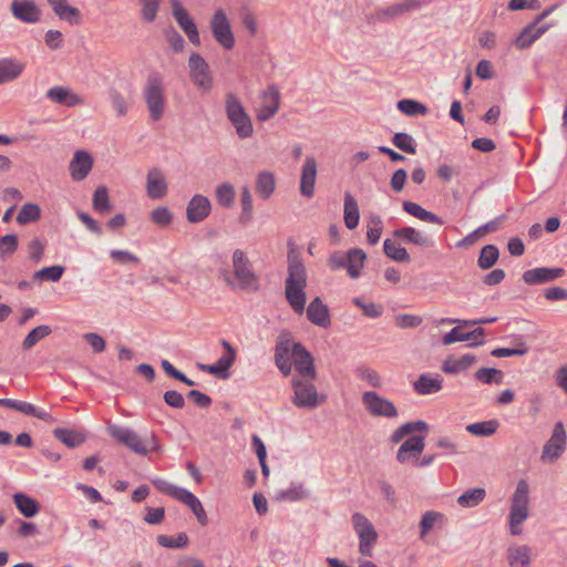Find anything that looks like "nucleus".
<instances>
[{
	"mask_svg": "<svg viewBox=\"0 0 567 567\" xmlns=\"http://www.w3.org/2000/svg\"><path fill=\"white\" fill-rule=\"evenodd\" d=\"M11 11L14 18L27 23L38 22L41 16L39 7L29 0H14L11 4Z\"/></svg>",
	"mask_w": 567,
	"mask_h": 567,
	"instance_id": "obj_23",
	"label": "nucleus"
},
{
	"mask_svg": "<svg viewBox=\"0 0 567 567\" xmlns=\"http://www.w3.org/2000/svg\"><path fill=\"white\" fill-rule=\"evenodd\" d=\"M391 141L395 147L408 154L414 155L416 153V143L408 133L398 132L393 135Z\"/></svg>",
	"mask_w": 567,
	"mask_h": 567,
	"instance_id": "obj_55",
	"label": "nucleus"
},
{
	"mask_svg": "<svg viewBox=\"0 0 567 567\" xmlns=\"http://www.w3.org/2000/svg\"><path fill=\"white\" fill-rule=\"evenodd\" d=\"M240 204H241L243 210L239 216V221L243 225H247L252 219V212H254L252 196L247 186H244L241 188Z\"/></svg>",
	"mask_w": 567,
	"mask_h": 567,
	"instance_id": "obj_51",
	"label": "nucleus"
},
{
	"mask_svg": "<svg viewBox=\"0 0 567 567\" xmlns=\"http://www.w3.org/2000/svg\"><path fill=\"white\" fill-rule=\"evenodd\" d=\"M53 12L61 19L69 22L71 25L81 22V12L78 8L68 3V0H47Z\"/></svg>",
	"mask_w": 567,
	"mask_h": 567,
	"instance_id": "obj_27",
	"label": "nucleus"
},
{
	"mask_svg": "<svg viewBox=\"0 0 567 567\" xmlns=\"http://www.w3.org/2000/svg\"><path fill=\"white\" fill-rule=\"evenodd\" d=\"M442 382L443 379L440 375L421 374L414 381L413 388L419 394L427 395L441 391Z\"/></svg>",
	"mask_w": 567,
	"mask_h": 567,
	"instance_id": "obj_30",
	"label": "nucleus"
},
{
	"mask_svg": "<svg viewBox=\"0 0 567 567\" xmlns=\"http://www.w3.org/2000/svg\"><path fill=\"white\" fill-rule=\"evenodd\" d=\"M353 528L359 537V551L363 556L372 555V547L377 543L378 533L372 523L361 513L352 515Z\"/></svg>",
	"mask_w": 567,
	"mask_h": 567,
	"instance_id": "obj_8",
	"label": "nucleus"
},
{
	"mask_svg": "<svg viewBox=\"0 0 567 567\" xmlns=\"http://www.w3.org/2000/svg\"><path fill=\"white\" fill-rule=\"evenodd\" d=\"M551 27H554L553 22L538 25L532 21L520 30L512 44L518 50H526L540 39Z\"/></svg>",
	"mask_w": 567,
	"mask_h": 567,
	"instance_id": "obj_15",
	"label": "nucleus"
},
{
	"mask_svg": "<svg viewBox=\"0 0 567 567\" xmlns=\"http://www.w3.org/2000/svg\"><path fill=\"white\" fill-rule=\"evenodd\" d=\"M275 176L270 172H260L256 177V192L262 199H268L275 192Z\"/></svg>",
	"mask_w": 567,
	"mask_h": 567,
	"instance_id": "obj_39",
	"label": "nucleus"
},
{
	"mask_svg": "<svg viewBox=\"0 0 567 567\" xmlns=\"http://www.w3.org/2000/svg\"><path fill=\"white\" fill-rule=\"evenodd\" d=\"M275 364L284 377H289L295 367L296 378L316 380L317 371L312 354L300 343L292 340L290 332H281L275 346Z\"/></svg>",
	"mask_w": 567,
	"mask_h": 567,
	"instance_id": "obj_1",
	"label": "nucleus"
},
{
	"mask_svg": "<svg viewBox=\"0 0 567 567\" xmlns=\"http://www.w3.org/2000/svg\"><path fill=\"white\" fill-rule=\"evenodd\" d=\"M367 254L361 248H351L347 251L346 269L348 275L355 279L364 267Z\"/></svg>",
	"mask_w": 567,
	"mask_h": 567,
	"instance_id": "obj_28",
	"label": "nucleus"
},
{
	"mask_svg": "<svg viewBox=\"0 0 567 567\" xmlns=\"http://www.w3.org/2000/svg\"><path fill=\"white\" fill-rule=\"evenodd\" d=\"M138 4L141 7V18L145 22L155 21L161 0H138Z\"/></svg>",
	"mask_w": 567,
	"mask_h": 567,
	"instance_id": "obj_59",
	"label": "nucleus"
},
{
	"mask_svg": "<svg viewBox=\"0 0 567 567\" xmlns=\"http://www.w3.org/2000/svg\"><path fill=\"white\" fill-rule=\"evenodd\" d=\"M403 210L413 217L430 224L443 225L444 220L432 212L424 209L421 205L405 200L402 204Z\"/></svg>",
	"mask_w": 567,
	"mask_h": 567,
	"instance_id": "obj_29",
	"label": "nucleus"
},
{
	"mask_svg": "<svg viewBox=\"0 0 567 567\" xmlns=\"http://www.w3.org/2000/svg\"><path fill=\"white\" fill-rule=\"evenodd\" d=\"M53 435L56 440H59L70 449L80 446L86 440V435L84 432L63 427L54 429Z\"/></svg>",
	"mask_w": 567,
	"mask_h": 567,
	"instance_id": "obj_31",
	"label": "nucleus"
},
{
	"mask_svg": "<svg viewBox=\"0 0 567 567\" xmlns=\"http://www.w3.org/2000/svg\"><path fill=\"white\" fill-rule=\"evenodd\" d=\"M383 251L386 257L398 262H409L411 260L408 250L403 247H396L391 239L384 240Z\"/></svg>",
	"mask_w": 567,
	"mask_h": 567,
	"instance_id": "obj_50",
	"label": "nucleus"
},
{
	"mask_svg": "<svg viewBox=\"0 0 567 567\" xmlns=\"http://www.w3.org/2000/svg\"><path fill=\"white\" fill-rule=\"evenodd\" d=\"M315 380L292 378L291 386L293 394L291 396L292 404L298 409H315L324 401V396H320L317 388L312 383Z\"/></svg>",
	"mask_w": 567,
	"mask_h": 567,
	"instance_id": "obj_6",
	"label": "nucleus"
},
{
	"mask_svg": "<svg viewBox=\"0 0 567 567\" xmlns=\"http://www.w3.org/2000/svg\"><path fill=\"white\" fill-rule=\"evenodd\" d=\"M307 318L315 326L327 328L331 323L329 308L316 297L307 308Z\"/></svg>",
	"mask_w": 567,
	"mask_h": 567,
	"instance_id": "obj_24",
	"label": "nucleus"
},
{
	"mask_svg": "<svg viewBox=\"0 0 567 567\" xmlns=\"http://www.w3.org/2000/svg\"><path fill=\"white\" fill-rule=\"evenodd\" d=\"M416 6L414 0H405L403 2L393 3L388 7L379 8L370 14L369 21L372 23H388L391 22L404 13L409 12Z\"/></svg>",
	"mask_w": 567,
	"mask_h": 567,
	"instance_id": "obj_14",
	"label": "nucleus"
},
{
	"mask_svg": "<svg viewBox=\"0 0 567 567\" xmlns=\"http://www.w3.org/2000/svg\"><path fill=\"white\" fill-rule=\"evenodd\" d=\"M343 219L348 229H354L360 219L359 205L355 198L350 194H344Z\"/></svg>",
	"mask_w": 567,
	"mask_h": 567,
	"instance_id": "obj_32",
	"label": "nucleus"
},
{
	"mask_svg": "<svg viewBox=\"0 0 567 567\" xmlns=\"http://www.w3.org/2000/svg\"><path fill=\"white\" fill-rule=\"evenodd\" d=\"M212 205L204 195H195L187 204L186 217L192 224L203 221L210 214Z\"/></svg>",
	"mask_w": 567,
	"mask_h": 567,
	"instance_id": "obj_19",
	"label": "nucleus"
},
{
	"mask_svg": "<svg viewBox=\"0 0 567 567\" xmlns=\"http://www.w3.org/2000/svg\"><path fill=\"white\" fill-rule=\"evenodd\" d=\"M529 504V485L527 481L520 480L516 485V489L512 496V505L515 507L528 508Z\"/></svg>",
	"mask_w": 567,
	"mask_h": 567,
	"instance_id": "obj_48",
	"label": "nucleus"
},
{
	"mask_svg": "<svg viewBox=\"0 0 567 567\" xmlns=\"http://www.w3.org/2000/svg\"><path fill=\"white\" fill-rule=\"evenodd\" d=\"M189 539L186 533L182 532L176 537L167 535H158L157 543L165 548H184L187 546Z\"/></svg>",
	"mask_w": 567,
	"mask_h": 567,
	"instance_id": "obj_58",
	"label": "nucleus"
},
{
	"mask_svg": "<svg viewBox=\"0 0 567 567\" xmlns=\"http://www.w3.org/2000/svg\"><path fill=\"white\" fill-rule=\"evenodd\" d=\"M153 485L163 494H166L177 501L185 493V488L178 487L164 478H155L152 481Z\"/></svg>",
	"mask_w": 567,
	"mask_h": 567,
	"instance_id": "obj_60",
	"label": "nucleus"
},
{
	"mask_svg": "<svg viewBox=\"0 0 567 567\" xmlns=\"http://www.w3.org/2000/svg\"><path fill=\"white\" fill-rule=\"evenodd\" d=\"M362 403L367 411L374 417L394 419L399 415L398 409L393 402L381 396L375 391H365L362 394Z\"/></svg>",
	"mask_w": 567,
	"mask_h": 567,
	"instance_id": "obj_10",
	"label": "nucleus"
},
{
	"mask_svg": "<svg viewBox=\"0 0 567 567\" xmlns=\"http://www.w3.org/2000/svg\"><path fill=\"white\" fill-rule=\"evenodd\" d=\"M528 508L511 506L509 511V528L512 535H519L522 529L519 526L527 519Z\"/></svg>",
	"mask_w": 567,
	"mask_h": 567,
	"instance_id": "obj_45",
	"label": "nucleus"
},
{
	"mask_svg": "<svg viewBox=\"0 0 567 567\" xmlns=\"http://www.w3.org/2000/svg\"><path fill=\"white\" fill-rule=\"evenodd\" d=\"M231 259L233 276L237 282L234 284L227 278V284L241 290L258 291L260 289L259 276L255 272L254 266L246 254L241 249H235Z\"/></svg>",
	"mask_w": 567,
	"mask_h": 567,
	"instance_id": "obj_4",
	"label": "nucleus"
},
{
	"mask_svg": "<svg viewBox=\"0 0 567 567\" xmlns=\"http://www.w3.org/2000/svg\"><path fill=\"white\" fill-rule=\"evenodd\" d=\"M233 365L231 358H219L214 364H199L202 371L215 374L220 379H227L229 374L227 371Z\"/></svg>",
	"mask_w": 567,
	"mask_h": 567,
	"instance_id": "obj_43",
	"label": "nucleus"
},
{
	"mask_svg": "<svg viewBox=\"0 0 567 567\" xmlns=\"http://www.w3.org/2000/svg\"><path fill=\"white\" fill-rule=\"evenodd\" d=\"M498 257V248L495 245H486L481 249L477 265L481 269H489L497 262Z\"/></svg>",
	"mask_w": 567,
	"mask_h": 567,
	"instance_id": "obj_41",
	"label": "nucleus"
},
{
	"mask_svg": "<svg viewBox=\"0 0 567 567\" xmlns=\"http://www.w3.org/2000/svg\"><path fill=\"white\" fill-rule=\"evenodd\" d=\"M107 432L116 442L126 446L134 453L143 456L147 455L148 449L134 430L122 425L110 424Z\"/></svg>",
	"mask_w": 567,
	"mask_h": 567,
	"instance_id": "obj_11",
	"label": "nucleus"
},
{
	"mask_svg": "<svg viewBox=\"0 0 567 567\" xmlns=\"http://www.w3.org/2000/svg\"><path fill=\"white\" fill-rule=\"evenodd\" d=\"M566 447V431L561 422H557L548 442L543 447L542 460L553 463L560 457Z\"/></svg>",
	"mask_w": 567,
	"mask_h": 567,
	"instance_id": "obj_13",
	"label": "nucleus"
},
{
	"mask_svg": "<svg viewBox=\"0 0 567 567\" xmlns=\"http://www.w3.org/2000/svg\"><path fill=\"white\" fill-rule=\"evenodd\" d=\"M93 167V157L86 151H76L70 162L69 171L74 181H83Z\"/></svg>",
	"mask_w": 567,
	"mask_h": 567,
	"instance_id": "obj_20",
	"label": "nucleus"
},
{
	"mask_svg": "<svg viewBox=\"0 0 567 567\" xmlns=\"http://www.w3.org/2000/svg\"><path fill=\"white\" fill-rule=\"evenodd\" d=\"M41 217V209L39 205L33 203L24 204L17 216V221L20 225H25L39 220Z\"/></svg>",
	"mask_w": 567,
	"mask_h": 567,
	"instance_id": "obj_49",
	"label": "nucleus"
},
{
	"mask_svg": "<svg viewBox=\"0 0 567 567\" xmlns=\"http://www.w3.org/2000/svg\"><path fill=\"white\" fill-rule=\"evenodd\" d=\"M65 268L60 265L44 267L33 274V280L56 282L61 279Z\"/></svg>",
	"mask_w": 567,
	"mask_h": 567,
	"instance_id": "obj_54",
	"label": "nucleus"
},
{
	"mask_svg": "<svg viewBox=\"0 0 567 567\" xmlns=\"http://www.w3.org/2000/svg\"><path fill=\"white\" fill-rule=\"evenodd\" d=\"M309 496L308 491L302 484H292L289 488L277 492V501L296 502L305 499Z\"/></svg>",
	"mask_w": 567,
	"mask_h": 567,
	"instance_id": "obj_42",
	"label": "nucleus"
},
{
	"mask_svg": "<svg viewBox=\"0 0 567 567\" xmlns=\"http://www.w3.org/2000/svg\"><path fill=\"white\" fill-rule=\"evenodd\" d=\"M262 103L268 107H272L276 112L280 107V92L276 84H271L261 93Z\"/></svg>",
	"mask_w": 567,
	"mask_h": 567,
	"instance_id": "obj_62",
	"label": "nucleus"
},
{
	"mask_svg": "<svg viewBox=\"0 0 567 567\" xmlns=\"http://www.w3.org/2000/svg\"><path fill=\"white\" fill-rule=\"evenodd\" d=\"M209 28L215 41L225 50H231L235 47V35L231 30L230 21L223 9H217L210 20Z\"/></svg>",
	"mask_w": 567,
	"mask_h": 567,
	"instance_id": "obj_7",
	"label": "nucleus"
},
{
	"mask_svg": "<svg viewBox=\"0 0 567 567\" xmlns=\"http://www.w3.org/2000/svg\"><path fill=\"white\" fill-rule=\"evenodd\" d=\"M429 424L425 421L417 420L412 422H406L400 425L391 435V441L393 443H399L402 439L409 434L414 432H427Z\"/></svg>",
	"mask_w": 567,
	"mask_h": 567,
	"instance_id": "obj_38",
	"label": "nucleus"
},
{
	"mask_svg": "<svg viewBox=\"0 0 567 567\" xmlns=\"http://www.w3.org/2000/svg\"><path fill=\"white\" fill-rule=\"evenodd\" d=\"M288 276L285 281V295L288 303L298 315H302L307 301L305 288L307 286V272L301 258L297 255H288Z\"/></svg>",
	"mask_w": 567,
	"mask_h": 567,
	"instance_id": "obj_2",
	"label": "nucleus"
},
{
	"mask_svg": "<svg viewBox=\"0 0 567 567\" xmlns=\"http://www.w3.org/2000/svg\"><path fill=\"white\" fill-rule=\"evenodd\" d=\"M168 190L166 179L159 168H151L146 175V194L152 199H161Z\"/></svg>",
	"mask_w": 567,
	"mask_h": 567,
	"instance_id": "obj_21",
	"label": "nucleus"
},
{
	"mask_svg": "<svg viewBox=\"0 0 567 567\" xmlns=\"http://www.w3.org/2000/svg\"><path fill=\"white\" fill-rule=\"evenodd\" d=\"M565 275L563 268L538 267L528 269L523 274V280L527 285H542L554 281Z\"/></svg>",
	"mask_w": 567,
	"mask_h": 567,
	"instance_id": "obj_18",
	"label": "nucleus"
},
{
	"mask_svg": "<svg viewBox=\"0 0 567 567\" xmlns=\"http://www.w3.org/2000/svg\"><path fill=\"white\" fill-rule=\"evenodd\" d=\"M316 181L317 161L313 156H307L300 175V193L302 196L307 198H311L313 196Z\"/></svg>",
	"mask_w": 567,
	"mask_h": 567,
	"instance_id": "obj_17",
	"label": "nucleus"
},
{
	"mask_svg": "<svg viewBox=\"0 0 567 567\" xmlns=\"http://www.w3.org/2000/svg\"><path fill=\"white\" fill-rule=\"evenodd\" d=\"M189 78L194 85L203 92H209L213 87V75L208 63L197 52H192L188 58Z\"/></svg>",
	"mask_w": 567,
	"mask_h": 567,
	"instance_id": "obj_9",
	"label": "nucleus"
},
{
	"mask_svg": "<svg viewBox=\"0 0 567 567\" xmlns=\"http://www.w3.org/2000/svg\"><path fill=\"white\" fill-rule=\"evenodd\" d=\"M486 496V491L483 487H475L465 491L457 497V504L464 508H472L480 505Z\"/></svg>",
	"mask_w": 567,
	"mask_h": 567,
	"instance_id": "obj_40",
	"label": "nucleus"
},
{
	"mask_svg": "<svg viewBox=\"0 0 567 567\" xmlns=\"http://www.w3.org/2000/svg\"><path fill=\"white\" fill-rule=\"evenodd\" d=\"M476 362V357L471 353L462 355L460 359L447 358L442 364V370L449 374H456L466 370Z\"/></svg>",
	"mask_w": 567,
	"mask_h": 567,
	"instance_id": "obj_35",
	"label": "nucleus"
},
{
	"mask_svg": "<svg viewBox=\"0 0 567 567\" xmlns=\"http://www.w3.org/2000/svg\"><path fill=\"white\" fill-rule=\"evenodd\" d=\"M52 332V329L49 326L42 324L32 329L27 337L22 341V348L24 350H30L33 348L40 340L44 339Z\"/></svg>",
	"mask_w": 567,
	"mask_h": 567,
	"instance_id": "obj_47",
	"label": "nucleus"
},
{
	"mask_svg": "<svg viewBox=\"0 0 567 567\" xmlns=\"http://www.w3.org/2000/svg\"><path fill=\"white\" fill-rule=\"evenodd\" d=\"M383 230V221L379 215L372 214L368 218L367 240L370 245L379 243Z\"/></svg>",
	"mask_w": 567,
	"mask_h": 567,
	"instance_id": "obj_44",
	"label": "nucleus"
},
{
	"mask_svg": "<svg viewBox=\"0 0 567 567\" xmlns=\"http://www.w3.org/2000/svg\"><path fill=\"white\" fill-rule=\"evenodd\" d=\"M425 447L424 436L414 435L406 441H404L398 452H396V461L401 464H404L409 461L411 456L416 457L419 454L423 452Z\"/></svg>",
	"mask_w": 567,
	"mask_h": 567,
	"instance_id": "obj_25",
	"label": "nucleus"
},
{
	"mask_svg": "<svg viewBox=\"0 0 567 567\" xmlns=\"http://www.w3.org/2000/svg\"><path fill=\"white\" fill-rule=\"evenodd\" d=\"M23 69L24 65L14 59L0 60V84L16 80Z\"/></svg>",
	"mask_w": 567,
	"mask_h": 567,
	"instance_id": "obj_33",
	"label": "nucleus"
},
{
	"mask_svg": "<svg viewBox=\"0 0 567 567\" xmlns=\"http://www.w3.org/2000/svg\"><path fill=\"white\" fill-rule=\"evenodd\" d=\"M142 97L150 117L155 122L159 121L166 107L165 85L161 73L152 72L147 75L142 89Z\"/></svg>",
	"mask_w": 567,
	"mask_h": 567,
	"instance_id": "obj_3",
	"label": "nucleus"
},
{
	"mask_svg": "<svg viewBox=\"0 0 567 567\" xmlns=\"http://www.w3.org/2000/svg\"><path fill=\"white\" fill-rule=\"evenodd\" d=\"M484 336L485 330L481 327L470 332H462L460 327H455L443 336L442 342L443 344L449 346L455 342L472 341L470 347H477L484 344Z\"/></svg>",
	"mask_w": 567,
	"mask_h": 567,
	"instance_id": "obj_16",
	"label": "nucleus"
},
{
	"mask_svg": "<svg viewBox=\"0 0 567 567\" xmlns=\"http://www.w3.org/2000/svg\"><path fill=\"white\" fill-rule=\"evenodd\" d=\"M503 372L495 368H481L475 372V379L485 384H499L503 381Z\"/></svg>",
	"mask_w": 567,
	"mask_h": 567,
	"instance_id": "obj_57",
	"label": "nucleus"
},
{
	"mask_svg": "<svg viewBox=\"0 0 567 567\" xmlns=\"http://www.w3.org/2000/svg\"><path fill=\"white\" fill-rule=\"evenodd\" d=\"M498 422L496 420L483 421L468 424L466 431L476 436H489L496 432Z\"/></svg>",
	"mask_w": 567,
	"mask_h": 567,
	"instance_id": "obj_53",
	"label": "nucleus"
},
{
	"mask_svg": "<svg viewBox=\"0 0 567 567\" xmlns=\"http://www.w3.org/2000/svg\"><path fill=\"white\" fill-rule=\"evenodd\" d=\"M398 109L409 116L425 115L427 113V107L424 104L411 99L399 101Z\"/></svg>",
	"mask_w": 567,
	"mask_h": 567,
	"instance_id": "obj_56",
	"label": "nucleus"
},
{
	"mask_svg": "<svg viewBox=\"0 0 567 567\" xmlns=\"http://www.w3.org/2000/svg\"><path fill=\"white\" fill-rule=\"evenodd\" d=\"M13 502L19 512L27 518L34 517L40 512V504L23 493H16Z\"/></svg>",
	"mask_w": 567,
	"mask_h": 567,
	"instance_id": "obj_34",
	"label": "nucleus"
},
{
	"mask_svg": "<svg viewBox=\"0 0 567 567\" xmlns=\"http://www.w3.org/2000/svg\"><path fill=\"white\" fill-rule=\"evenodd\" d=\"M509 567H529L530 548L527 545L511 546L508 548Z\"/></svg>",
	"mask_w": 567,
	"mask_h": 567,
	"instance_id": "obj_36",
	"label": "nucleus"
},
{
	"mask_svg": "<svg viewBox=\"0 0 567 567\" xmlns=\"http://www.w3.org/2000/svg\"><path fill=\"white\" fill-rule=\"evenodd\" d=\"M179 502L190 508L202 526L208 524V518L200 501L192 492L186 489L182 497H179Z\"/></svg>",
	"mask_w": 567,
	"mask_h": 567,
	"instance_id": "obj_37",
	"label": "nucleus"
},
{
	"mask_svg": "<svg viewBox=\"0 0 567 567\" xmlns=\"http://www.w3.org/2000/svg\"><path fill=\"white\" fill-rule=\"evenodd\" d=\"M236 192L231 184L223 183L216 188V199L223 207L229 208L234 205Z\"/></svg>",
	"mask_w": 567,
	"mask_h": 567,
	"instance_id": "obj_52",
	"label": "nucleus"
},
{
	"mask_svg": "<svg viewBox=\"0 0 567 567\" xmlns=\"http://www.w3.org/2000/svg\"><path fill=\"white\" fill-rule=\"evenodd\" d=\"M47 97L54 103L69 107L83 104V99L80 95L68 87L59 85L48 90Z\"/></svg>",
	"mask_w": 567,
	"mask_h": 567,
	"instance_id": "obj_26",
	"label": "nucleus"
},
{
	"mask_svg": "<svg viewBox=\"0 0 567 567\" xmlns=\"http://www.w3.org/2000/svg\"><path fill=\"white\" fill-rule=\"evenodd\" d=\"M393 236L408 244H413L421 248L434 247V240L425 233L413 227H402L393 231Z\"/></svg>",
	"mask_w": 567,
	"mask_h": 567,
	"instance_id": "obj_22",
	"label": "nucleus"
},
{
	"mask_svg": "<svg viewBox=\"0 0 567 567\" xmlns=\"http://www.w3.org/2000/svg\"><path fill=\"white\" fill-rule=\"evenodd\" d=\"M225 112L239 138L246 140L252 135V121L239 97L233 92H228L225 96Z\"/></svg>",
	"mask_w": 567,
	"mask_h": 567,
	"instance_id": "obj_5",
	"label": "nucleus"
},
{
	"mask_svg": "<svg viewBox=\"0 0 567 567\" xmlns=\"http://www.w3.org/2000/svg\"><path fill=\"white\" fill-rule=\"evenodd\" d=\"M171 4L172 14L179 28L185 32L190 43L199 47L200 37L198 29L187 10L181 4L179 0H171Z\"/></svg>",
	"mask_w": 567,
	"mask_h": 567,
	"instance_id": "obj_12",
	"label": "nucleus"
},
{
	"mask_svg": "<svg viewBox=\"0 0 567 567\" xmlns=\"http://www.w3.org/2000/svg\"><path fill=\"white\" fill-rule=\"evenodd\" d=\"M394 322H395V326L401 329H413V328H417L419 326H421V323L423 322V319H422V317L416 316V315L403 313V315H398L394 318Z\"/></svg>",
	"mask_w": 567,
	"mask_h": 567,
	"instance_id": "obj_64",
	"label": "nucleus"
},
{
	"mask_svg": "<svg viewBox=\"0 0 567 567\" xmlns=\"http://www.w3.org/2000/svg\"><path fill=\"white\" fill-rule=\"evenodd\" d=\"M150 218L155 225L167 227L173 221V214L167 207L158 206L151 212Z\"/></svg>",
	"mask_w": 567,
	"mask_h": 567,
	"instance_id": "obj_63",
	"label": "nucleus"
},
{
	"mask_svg": "<svg viewBox=\"0 0 567 567\" xmlns=\"http://www.w3.org/2000/svg\"><path fill=\"white\" fill-rule=\"evenodd\" d=\"M16 411L34 416L48 423H54L55 419L47 411L37 409L32 403L18 401Z\"/></svg>",
	"mask_w": 567,
	"mask_h": 567,
	"instance_id": "obj_46",
	"label": "nucleus"
},
{
	"mask_svg": "<svg viewBox=\"0 0 567 567\" xmlns=\"http://www.w3.org/2000/svg\"><path fill=\"white\" fill-rule=\"evenodd\" d=\"M93 207L100 213L111 210L109 190L105 186H99L93 194Z\"/></svg>",
	"mask_w": 567,
	"mask_h": 567,
	"instance_id": "obj_61",
	"label": "nucleus"
}]
</instances>
